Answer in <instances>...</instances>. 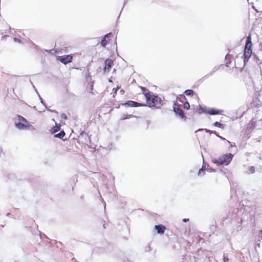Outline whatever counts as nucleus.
Returning a JSON list of instances; mask_svg holds the SVG:
<instances>
[{"label": "nucleus", "instance_id": "1", "mask_svg": "<svg viewBox=\"0 0 262 262\" xmlns=\"http://www.w3.org/2000/svg\"><path fill=\"white\" fill-rule=\"evenodd\" d=\"M147 103L150 107L159 108L162 105V100L158 96L152 93L148 92L145 94Z\"/></svg>", "mask_w": 262, "mask_h": 262}, {"label": "nucleus", "instance_id": "2", "mask_svg": "<svg viewBox=\"0 0 262 262\" xmlns=\"http://www.w3.org/2000/svg\"><path fill=\"white\" fill-rule=\"evenodd\" d=\"M233 155L232 154H227L220 157L217 159H215L213 162L216 164L217 166L221 165H228L231 161Z\"/></svg>", "mask_w": 262, "mask_h": 262}, {"label": "nucleus", "instance_id": "3", "mask_svg": "<svg viewBox=\"0 0 262 262\" xmlns=\"http://www.w3.org/2000/svg\"><path fill=\"white\" fill-rule=\"evenodd\" d=\"M251 47H252L251 38V36L249 35L246 38V43L245 48V50H244V63H246V62H247L248 61V59L251 56V55H252Z\"/></svg>", "mask_w": 262, "mask_h": 262}, {"label": "nucleus", "instance_id": "4", "mask_svg": "<svg viewBox=\"0 0 262 262\" xmlns=\"http://www.w3.org/2000/svg\"><path fill=\"white\" fill-rule=\"evenodd\" d=\"M16 127L19 130L28 129L31 126L28 121L21 116H18V122H15Z\"/></svg>", "mask_w": 262, "mask_h": 262}, {"label": "nucleus", "instance_id": "5", "mask_svg": "<svg viewBox=\"0 0 262 262\" xmlns=\"http://www.w3.org/2000/svg\"><path fill=\"white\" fill-rule=\"evenodd\" d=\"M72 57L70 55L61 56L58 57V60L64 64L72 62Z\"/></svg>", "mask_w": 262, "mask_h": 262}, {"label": "nucleus", "instance_id": "6", "mask_svg": "<svg viewBox=\"0 0 262 262\" xmlns=\"http://www.w3.org/2000/svg\"><path fill=\"white\" fill-rule=\"evenodd\" d=\"M173 109L174 112L179 116L181 118H185V116L184 114L183 110L181 109L180 106L177 105L176 104H174V106H173Z\"/></svg>", "mask_w": 262, "mask_h": 262}, {"label": "nucleus", "instance_id": "7", "mask_svg": "<svg viewBox=\"0 0 262 262\" xmlns=\"http://www.w3.org/2000/svg\"><path fill=\"white\" fill-rule=\"evenodd\" d=\"M125 105H128L130 107H138V106H146L145 104L140 103L132 100H129L127 101L126 103L124 104Z\"/></svg>", "mask_w": 262, "mask_h": 262}, {"label": "nucleus", "instance_id": "8", "mask_svg": "<svg viewBox=\"0 0 262 262\" xmlns=\"http://www.w3.org/2000/svg\"><path fill=\"white\" fill-rule=\"evenodd\" d=\"M112 63H113L112 60L110 59H107L105 61V67L104 68V72H108L110 71V69L112 67Z\"/></svg>", "mask_w": 262, "mask_h": 262}, {"label": "nucleus", "instance_id": "9", "mask_svg": "<svg viewBox=\"0 0 262 262\" xmlns=\"http://www.w3.org/2000/svg\"><path fill=\"white\" fill-rule=\"evenodd\" d=\"M155 229L157 231V233L159 234H163L165 232L166 228L164 226L162 225H156L155 226Z\"/></svg>", "mask_w": 262, "mask_h": 262}, {"label": "nucleus", "instance_id": "10", "mask_svg": "<svg viewBox=\"0 0 262 262\" xmlns=\"http://www.w3.org/2000/svg\"><path fill=\"white\" fill-rule=\"evenodd\" d=\"M223 112L222 110H217L213 108L208 109L207 113L211 115L220 114Z\"/></svg>", "mask_w": 262, "mask_h": 262}, {"label": "nucleus", "instance_id": "11", "mask_svg": "<svg viewBox=\"0 0 262 262\" xmlns=\"http://www.w3.org/2000/svg\"><path fill=\"white\" fill-rule=\"evenodd\" d=\"M205 130L206 133H209L210 134H215V135H216L217 137H219V138H220L221 139H223V140H225V138H223L222 137H221L220 136L217 134V133L215 132V131H212L211 130H209V129H203V128H201V129H199L198 130H196L195 132H199V131H202V130Z\"/></svg>", "mask_w": 262, "mask_h": 262}, {"label": "nucleus", "instance_id": "12", "mask_svg": "<svg viewBox=\"0 0 262 262\" xmlns=\"http://www.w3.org/2000/svg\"><path fill=\"white\" fill-rule=\"evenodd\" d=\"M111 35V33H108L106 34L101 40V43L102 46L105 47L106 45V38H109Z\"/></svg>", "mask_w": 262, "mask_h": 262}, {"label": "nucleus", "instance_id": "13", "mask_svg": "<svg viewBox=\"0 0 262 262\" xmlns=\"http://www.w3.org/2000/svg\"><path fill=\"white\" fill-rule=\"evenodd\" d=\"M60 129V125L55 123V126L51 128V132L52 134H55V133L58 132Z\"/></svg>", "mask_w": 262, "mask_h": 262}, {"label": "nucleus", "instance_id": "14", "mask_svg": "<svg viewBox=\"0 0 262 262\" xmlns=\"http://www.w3.org/2000/svg\"><path fill=\"white\" fill-rule=\"evenodd\" d=\"M207 109L206 108H204L201 106H199L197 108V112L199 114H201L203 113H207Z\"/></svg>", "mask_w": 262, "mask_h": 262}, {"label": "nucleus", "instance_id": "15", "mask_svg": "<svg viewBox=\"0 0 262 262\" xmlns=\"http://www.w3.org/2000/svg\"><path fill=\"white\" fill-rule=\"evenodd\" d=\"M66 135V134L63 130L61 131L59 133L56 134L55 135V137L56 138H58L60 139L62 138L63 137H64Z\"/></svg>", "mask_w": 262, "mask_h": 262}, {"label": "nucleus", "instance_id": "16", "mask_svg": "<svg viewBox=\"0 0 262 262\" xmlns=\"http://www.w3.org/2000/svg\"><path fill=\"white\" fill-rule=\"evenodd\" d=\"M205 173V168H204V166H203L199 170L198 172V176H203Z\"/></svg>", "mask_w": 262, "mask_h": 262}, {"label": "nucleus", "instance_id": "17", "mask_svg": "<svg viewBox=\"0 0 262 262\" xmlns=\"http://www.w3.org/2000/svg\"><path fill=\"white\" fill-rule=\"evenodd\" d=\"M213 125L214 126H216V127H218L219 128H221L222 129H223L224 127V124L219 122H215L214 123H213Z\"/></svg>", "mask_w": 262, "mask_h": 262}, {"label": "nucleus", "instance_id": "18", "mask_svg": "<svg viewBox=\"0 0 262 262\" xmlns=\"http://www.w3.org/2000/svg\"><path fill=\"white\" fill-rule=\"evenodd\" d=\"M193 91L191 90H187L184 92V94L187 96L193 95Z\"/></svg>", "mask_w": 262, "mask_h": 262}, {"label": "nucleus", "instance_id": "19", "mask_svg": "<svg viewBox=\"0 0 262 262\" xmlns=\"http://www.w3.org/2000/svg\"><path fill=\"white\" fill-rule=\"evenodd\" d=\"M255 169L254 166H251L249 167L248 171L247 172L248 174H251L255 172Z\"/></svg>", "mask_w": 262, "mask_h": 262}, {"label": "nucleus", "instance_id": "20", "mask_svg": "<svg viewBox=\"0 0 262 262\" xmlns=\"http://www.w3.org/2000/svg\"><path fill=\"white\" fill-rule=\"evenodd\" d=\"M184 108L188 110L190 107L189 103L188 102H186L183 104Z\"/></svg>", "mask_w": 262, "mask_h": 262}, {"label": "nucleus", "instance_id": "21", "mask_svg": "<svg viewBox=\"0 0 262 262\" xmlns=\"http://www.w3.org/2000/svg\"><path fill=\"white\" fill-rule=\"evenodd\" d=\"M39 99H40V102H41V103H42V104H43L46 106V108H47L48 111H51V112H56V113H57V112H56V111H51V110H50V109L48 108H47V106H46V105H45V104H44V103H43V100H42V99L41 98V97H40L39 95Z\"/></svg>", "mask_w": 262, "mask_h": 262}, {"label": "nucleus", "instance_id": "22", "mask_svg": "<svg viewBox=\"0 0 262 262\" xmlns=\"http://www.w3.org/2000/svg\"><path fill=\"white\" fill-rule=\"evenodd\" d=\"M132 117H133V116L132 115H124L123 116V118H122V119L125 120V119H129Z\"/></svg>", "mask_w": 262, "mask_h": 262}, {"label": "nucleus", "instance_id": "23", "mask_svg": "<svg viewBox=\"0 0 262 262\" xmlns=\"http://www.w3.org/2000/svg\"><path fill=\"white\" fill-rule=\"evenodd\" d=\"M5 153L3 151V149L2 147H0V158H2L4 157Z\"/></svg>", "mask_w": 262, "mask_h": 262}, {"label": "nucleus", "instance_id": "24", "mask_svg": "<svg viewBox=\"0 0 262 262\" xmlns=\"http://www.w3.org/2000/svg\"><path fill=\"white\" fill-rule=\"evenodd\" d=\"M223 260L224 262H228L229 261L228 257L227 256H226L225 254L223 255Z\"/></svg>", "mask_w": 262, "mask_h": 262}, {"label": "nucleus", "instance_id": "25", "mask_svg": "<svg viewBox=\"0 0 262 262\" xmlns=\"http://www.w3.org/2000/svg\"><path fill=\"white\" fill-rule=\"evenodd\" d=\"M60 117L61 119H64V120L67 119V116L66 114H61L60 115Z\"/></svg>", "mask_w": 262, "mask_h": 262}, {"label": "nucleus", "instance_id": "26", "mask_svg": "<svg viewBox=\"0 0 262 262\" xmlns=\"http://www.w3.org/2000/svg\"><path fill=\"white\" fill-rule=\"evenodd\" d=\"M13 39H14V41L15 42H18V43H20V42H21V40L19 38H18L15 37V38H14Z\"/></svg>", "mask_w": 262, "mask_h": 262}, {"label": "nucleus", "instance_id": "27", "mask_svg": "<svg viewBox=\"0 0 262 262\" xmlns=\"http://www.w3.org/2000/svg\"><path fill=\"white\" fill-rule=\"evenodd\" d=\"M120 87L118 86L116 89H114L113 90L114 91L115 94L117 93V91L119 89Z\"/></svg>", "mask_w": 262, "mask_h": 262}, {"label": "nucleus", "instance_id": "28", "mask_svg": "<svg viewBox=\"0 0 262 262\" xmlns=\"http://www.w3.org/2000/svg\"><path fill=\"white\" fill-rule=\"evenodd\" d=\"M188 220H189V219H184L183 220V221L184 222H187Z\"/></svg>", "mask_w": 262, "mask_h": 262}, {"label": "nucleus", "instance_id": "29", "mask_svg": "<svg viewBox=\"0 0 262 262\" xmlns=\"http://www.w3.org/2000/svg\"><path fill=\"white\" fill-rule=\"evenodd\" d=\"M214 71H213V72H211L210 73L207 74L206 75V76H211L212 74H213V73L214 72Z\"/></svg>", "mask_w": 262, "mask_h": 262}, {"label": "nucleus", "instance_id": "30", "mask_svg": "<svg viewBox=\"0 0 262 262\" xmlns=\"http://www.w3.org/2000/svg\"><path fill=\"white\" fill-rule=\"evenodd\" d=\"M35 92H36V93L38 94V92L37 91V90H35Z\"/></svg>", "mask_w": 262, "mask_h": 262}, {"label": "nucleus", "instance_id": "31", "mask_svg": "<svg viewBox=\"0 0 262 262\" xmlns=\"http://www.w3.org/2000/svg\"><path fill=\"white\" fill-rule=\"evenodd\" d=\"M35 92H36V93L38 94V92L37 91V90H35Z\"/></svg>", "mask_w": 262, "mask_h": 262}, {"label": "nucleus", "instance_id": "32", "mask_svg": "<svg viewBox=\"0 0 262 262\" xmlns=\"http://www.w3.org/2000/svg\"><path fill=\"white\" fill-rule=\"evenodd\" d=\"M260 232H261V233H262V230H260Z\"/></svg>", "mask_w": 262, "mask_h": 262}]
</instances>
